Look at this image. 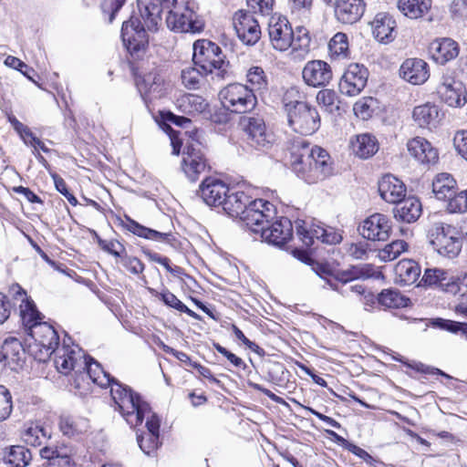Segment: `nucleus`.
Segmentation results:
<instances>
[{"instance_id": "4c0bfd02", "label": "nucleus", "mask_w": 467, "mask_h": 467, "mask_svg": "<svg viewBox=\"0 0 467 467\" xmlns=\"http://www.w3.org/2000/svg\"><path fill=\"white\" fill-rule=\"evenodd\" d=\"M22 441L30 446H40L47 438L45 428L36 422L26 423L20 432Z\"/></svg>"}, {"instance_id": "39448f33", "label": "nucleus", "mask_w": 467, "mask_h": 467, "mask_svg": "<svg viewBox=\"0 0 467 467\" xmlns=\"http://www.w3.org/2000/svg\"><path fill=\"white\" fill-rule=\"evenodd\" d=\"M268 37L271 47L279 52L306 51L310 44L306 29L296 27L294 30L288 19L281 16H274L269 19Z\"/></svg>"}, {"instance_id": "ea45409f", "label": "nucleus", "mask_w": 467, "mask_h": 467, "mask_svg": "<svg viewBox=\"0 0 467 467\" xmlns=\"http://www.w3.org/2000/svg\"><path fill=\"white\" fill-rule=\"evenodd\" d=\"M246 80L250 84V89H253L254 93H264L268 89V79L265 70L261 67H251L246 72Z\"/></svg>"}, {"instance_id": "680f3d73", "label": "nucleus", "mask_w": 467, "mask_h": 467, "mask_svg": "<svg viewBox=\"0 0 467 467\" xmlns=\"http://www.w3.org/2000/svg\"><path fill=\"white\" fill-rule=\"evenodd\" d=\"M232 330L236 338L242 341L243 344L245 345L250 350L258 355H262L264 353V350L257 344L249 340L235 325H232Z\"/></svg>"}, {"instance_id": "6ab92c4d", "label": "nucleus", "mask_w": 467, "mask_h": 467, "mask_svg": "<svg viewBox=\"0 0 467 467\" xmlns=\"http://www.w3.org/2000/svg\"><path fill=\"white\" fill-rule=\"evenodd\" d=\"M29 336L40 348V352L45 351L47 357H50L58 348V335L55 328L46 322L34 325Z\"/></svg>"}, {"instance_id": "0eeeda50", "label": "nucleus", "mask_w": 467, "mask_h": 467, "mask_svg": "<svg viewBox=\"0 0 467 467\" xmlns=\"http://www.w3.org/2000/svg\"><path fill=\"white\" fill-rule=\"evenodd\" d=\"M193 62L203 71V74H216L220 78H223L227 73L226 67L228 62L219 46L207 40L200 39L193 44Z\"/></svg>"}, {"instance_id": "c9c22d12", "label": "nucleus", "mask_w": 467, "mask_h": 467, "mask_svg": "<svg viewBox=\"0 0 467 467\" xmlns=\"http://www.w3.org/2000/svg\"><path fill=\"white\" fill-rule=\"evenodd\" d=\"M431 7V0H399V10L408 18L417 19L426 15Z\"/></svg>"}, {"instance_id": "f8f14e48", "label": "nucleus", "mask_w": 467, "mask_h": 467, "mask_svg": "<svg viewBox=\"0 0 467 467\" xmlns=\"http://www.w3.org/2000/svg\"><path fill=\"white\" fill-rule=\"evenodd\" d=\"M234 28L239 39L245 45L253 46L261 37V27L254 16L247 11L238 10L233 16Z\"/></svg>"}, {"instance_id": "cd10ccee", "label": "nucleus", "mask_w": 467, "mask_h": 467, "mask_svg": "<svg viewBox=\"0 0 467 467\" xmlns=\"http://www.w3.org/2000/svg\"><path fill=\"white\" fill-rule=\"evenodd\" d=\"M431 58L440 65L454 59L459 54L458 44L451 38H440L432 41L429 47Z\"/></svg>"}, {"instance_id": "20e7f679", "label": "nucleus", "mask_w": 467, "mask_h": 467, "mask_svg": "<svg viewBox=\"0 0 467 467\" xmlns=\"http://www.w3.org/2000/svg\"><path fill=\"white\" fill-rule=\"evenodd\" d=\"M231 217H239L248 228L258 224L264 216L272 213V203L263 199L251 200L244 192H233L229 189L221 205Z\"/></svg>"}, {"instance_id": "7c9ffc66", "label": "nucleus", "mask_w": 467, "mask_h": 467, "mask_svg": "<svg viewBox=\"0 0 467 467\" xmlns=\"http://www.w3.org/2000/svg\"><path fill=\"white\" fill-rule=\"evenodd\" d=\"M420 266L413 260H401L395 266V280L402 285L416 283L420 276Z\"/></svg>"}, {"instance_id": "393cba45", "label": "nucleus", "mask_w": 467, "mask_h": 467, "mask_svg": "<svg viewBox=\"0 0 467 467\" xmlns=\"http://www.w3.org/2000/svg\"><path fill=\"white\" fill-rule=\"evenodd\" d=\"M400 75L405 81L412 85H421L430 77L429 66L422 59L409 58L402 63Z\"/></svg>"}, {"instance_id": "7ed1b4c3", "label": "nucleus", "mask_w": 467, "mask_h": 467, "mask_svg": "<svg viewBox=\"0 0 467 467\" xmlns=\"http://www.w3.org/2000/svg\"><path fill=\"white\" fill-rule=\"evenodd\" d=\"M291 166L296 174L307 183H317L332 174V162L327 151L318 146L310 147L305 140L293 143Z\"/></svg>"}, {"instance_id": "bf43d9fd", "label": "nucleus", "mask_w": 467, "mask_h": 467, "mask_svg": "<svg viewBox=\"0 0 467 467\" xmlns=\"http://www.w3.org/2000/svg\"><path fill=\"white\" fill-rule=\"evenodd\" d=\"M368 244L365 242L352 243L347 247V254L355 259H363L367 255Z\"/></svg>"}, {"instance_id": "bb28decb", "label": "nucleus", "mask_w": 467, "mask_h": 467, "mask_svg": "<svg viewBox=\"0 0 467 467\" xmlns=\"http://www.w3.org/2000/svg\"><path fill=\"white\" fill-rule=\"evenodd\" d=\"M410 154L423 164H434L438 161V150L424 138L415 137L407 143Z\"/></svg>"}, {"instance_id": "72a5a7b5", "label": "nucleus", "mask_w": 467, "mask_h": 467, "mask_svg": "<svg viewBox=\"0 0 467 467\" xmlns=\"http://www.w3.org/2000/svg\"><path fill=\"white\" fill-rule=\"evenodd\" d=\"M456 190L457 182L450 173L441 172L432 181V192L438 200L446 201Z\"/></svg>"}, {"instance_id": "c756f323", "label": "nucleus", "mask_w": 467, "mask_h": 467, "mask_svg": "<svg viewBox=\"0 0 467 467\" xmlns=\"http://www.w3.org/2000/svg\"><path fill=\"white\" fill-rule=\"evenodd\" d=\"M2 460L9 467H26L32 461V453L25 446L11 445L4 449Z\"/></svg>"}, {"instance_id": "774afa93", "label": "nucleus", "mask_w": 467, "mask_h": 467, "mask_svg": "<svg viewBox=\"0 0 467 467\" xmlns=\"http://www.w3.org/2000/svg\"><path fill=\"white\" fill-rule=\"evenodd\" d=\"M326 233H324V238H322V243L327 244H337L342 241L341 234L333 227L326 226Z\"/></svg>"}, {"instance_id": "f3484780", "label": "nucleus", "mask_w": 467, "mask_h": 467, "mask_svg": "<svg viewBox=\"0 0 467 467\" xmlns=\"http://www.w3.org/2000/svg\"><path fill=\"white\" fill-rule=\"evenodd\" d=\"M441 99L450 107L461 108L467 102V91L462 82L443 76L437 88Z\"/></svg>"}, {"instance_id": "8fccbe9b", "label": "nucleus", "mask_w": 467, "mask_h": 467, "mask_svg": "<svg viewBox=\"0 0 467 467\" xmlns=\"http://www.w3.org/2000/svg\"><path fill=\"white\" fill-rule=\"evenodd\" d=\"M202 77V73L194 67H186L181 73L182 83L188 89L199 88Z\"/></svg>"}, {"instance_id": "9d476101", "label": "nucleus", "mask_w": 467, "mask_h": 467, "mask_svg": "<svg viewBox=\"0 0 467 467\" xmlns=\"http://www.w3.org/2000/svg\"><path fill=\"white\" fill-rule=\"evenodd\" d=\"M219 98L224 109L238 114L253 110L257 104L253 89L241 83L227 85L220 91Z\"/></svg>"}, {"instance_id": "13d9d810", "label": "nucleus", "mask_w": 467, "mask_h": 467, "mask_svg": "<svg viewBox=\"0 0 467 467\" xmlns=\"http://www.w3.org/2000/svg\"><path fill=\"white\" fill-rule=\"evenodd\" d=\"M52 178L54 180L56 189L67 198L71 205L76 206L78 204V200L68 192L66 182L57 174H53Z\"/></svg>"}, {"instance_id": "864d4df0", "label": "nucleus", "mask_w": 467, "mask_h": 467, "mask_svg": "<svg viewBox=\"0 0 467 467\" xmlns=\"http://www.w3.org/2000/svg\"><path fill=\"white\" fill-rule=\"evenodd\" d=\"M12 410V395L5 386L0 385V422L10 416Z\"/></svg>"}, {"instance_id": "79ce46f5", "label": "nucleus", "mask_w": 467, "mask_h": 467, "mask_svg": "<svg viewBox=\"0 0 467 467\" xmlns=\"http://www.w3.org/2000/svg\"><path fill=\"white\" fill-rule=\"evenodd\" d=\"M328 48L335 58L347 57L348 55V39L345 33H337L329 41Z\"/></svg>"}, {"instance_id": "2eb2a0df", "label": "nucleus", "mask_w": 467, "mask_h": 467, "mask_svg": "<svg viewBox=\"0 0 467 467\" xmlns=\"http://www.w3.org/2000/svg\"><path fill=\"white\" fill-rule=\"evenodd\" d=\"M146 418V428L147 431L141 435L137 436V441L141 451L147 455H152L160 445V419L158 416L151 411L145 413L142 417L141 421L136 424V426L142 423ZM131 427L135 425L130 424Z\"/></svg>"}, {"instance_id": "473e14b6", "label": "nucleus", "mask_w": 467, "mask_h": 467, "mask_svg": "<svg viewBox=\"0 0 467 467\" xmlns=\"http://www.w3.org/2000/svg\"><path fill=\"white\" fill-rule=\"evenodd\" d=\"M350 147L353 153L361 159L373 156L379 150L376 138L368 133L357 135L351 140Z\"/></svg>"}, {"instance_id": "423d86ee", "label": "nucleus", "mask_w": 467, "mask_h": 467, "mask_svg": "<svg viewBox=\"0 0 467 467\" xmlns=\"http://www.w3.org/2000/svg\"><path fill=\"white\" fill-rule=\"evenodd\" d=\"M296 88H291L284 95L283 102L289 126L302 135H311L320 126V117L316 108L299 100Z\"/></svg>"}, {"instance_id": "69168bd1", "label": "nucleus", "mask_w": 467, "mask_h": 467, "mask_svg": "<svg viewBox=\"0 0 467 467\" xmlns=\"http://www.w3.org/2000/svg\"><path fill=\"white\" fill-rule=\"evenodd\" d=\"M126 0H104L102 9L109 15V21L112 22L115 14L120 9Z\"/></svg>"}, {"instance_id": "f704fd0d", "label": "nucleus", "mask_w": 467, "mask_h": 467, "mask_svg": "<svg viewBox=\"0 0 467 467\" xmlns=\"http://www.w3.org/2000/svg\"><path fill=\"white\" fill-rule=\"evenodd\" d=\"M126 228L131 232L132 234L152 241L161 242V243H168L171 244L174 237L170 233H161L156 230L145 227L136 221L127 218L126 221Z\"/></svg>"}, {"instance_id": "a18cd8bd", "label": "nucleus", "mask_w": 467, "mask_h": 467, "mask_svg": "<svg viewBox=\"0 0 467 467\" xmlns=\"http://www.w3.org/2000/svg\"><path fill=\"white\" fill-rule=\"evenodd\" d=\"M155 296L161 299L166 306L172 307L180 312L186 313L192 317H199L195 312L191 310L180 299H178L174 294L171 293L170 291L166 290L161 293H156Z\"/></svg>"}, {"instance_id": "2f4dec72", "label": "nucleus", "mask_w": 467, "mask_h": 467, "mask_svg": "<svg viewBox=\"0 0 467 467\" xmlns=\"http://www.w3.org/2000/svg\"><path fill=\"white\" fill-rule=\"evenodd\" d=\"M209 104L204 98L196 94H183L176 100V107L184 114L195 115L204 113Z\"/></svg>"}, {"instance_id": "c03bdc74", "label": "nucleus", "mask_w": 467, "mask_h": 467, "mask_svg": "<svg viewBox=\"0 0 467 467\" xmlns=\"http://www.w3.org/2000/svg\"><path fill=\"white\" fill-rule=\"evenodd\" d=\"M19 309L22 321L24 325L29 328V332H31V328L34 325L41 323L39 321L41 319V314L36 310L32 300H29L24 305H19Z\"/></svg>"}, {"instance_id": "49530a36", "label": "nucleus", "mask_w": 467, "mask_h": 467, "mask_svg": "<svg viewBox=\"0 0 467 467\" xmlns=\"http://www.w3.org/2000/svg\"><path fill=\"white\" fill-rule=\"evenodd\" d=\"M316 99L318 106L325 111L331 113L339 109L337 105V95L333 89L324 88L319 90Z\"/></svg>"}, {"instance_id": "c85d7f7f", "label": "nucleus", "mask_w": 467, "mask_h": 467, "mask_svg": "<svg viewBox=\"0 0 467 467\" xmlns=\"http://www.w3.org/2000/svg\"><path fill=\"white\" fill-rule=\"evenodd\" d=\"M396 204L393 213L398 221L409 223H413L417 221L421 214V203L419 199L415 197H404Z\"/></svg>"}, {"instance_id": "5fc2aeb1", "label": "nucleus", "mask_w": 467, "mask_h": 467, "mask_svg": "<svg viewBox=\"0 0 467 467\" xmlns=\"http://www.w3.org/2000/svg\"><path fill=\"white\" fill-rule=\"evenodd\" d=\"M6 296H8V299L12 303V308L15 307L17 304L18 306L24 305L30 300L26 295V292L17 284L12 285L10 286Z\"/></svg>"}, {"instance_id": "a19ab883", "label": "nucleus", "mask_w": 467, "mask_h": 467, "mask_svg": "<svg viewBox=\"0 0 467 467\" xmlns=\"http://www.w3.org/2000/svg\"><path fill=\"white\" fill-rule=\"evenodd\" d=\"M409 244L404 240H395L379 251L378 256L383 262L393 261L407 252Z\"/></svg>"}, {"instance_id": "4468645a", "label": "nucleus", "mask_w": 467, "mask_h": 467, "mask_svg": "<svg viewBox=\"0 0 467 467\" xmlns=\"http://www.w3.org/2000/svg\"><path fill=\"white\" fill-rule=\"evenodd\" d=\"M368 72L367 68L358 64H351L343 74L338 87L342 94L357 96L366 87Z\"/></svg>"}, {"instance_id": "0e129e2a", "label": "nucleus", "mask_w": 467, "mask_h": 467, "mask_svg": "<svg viewBox=\"0 0 467 467\" xmlns=\"http://www.w3.org/2000/svg\"><path fill=\"white\" fill-rule=\"evenodd\" d=\"M12 311V303L8 296L0 293V325L4 324L10 317Z\"/></svg>"}, {"instance_id": "338daca9", "label": "nucleus", "mask_w": 467, "mask_h": 467, "mask_svg": "<svg viewBox=\"0 0 467 467\" xmlns=\"http://www.w3.org/2000/svg\"><path fill=\"white\" fill-rule=\"evenodd\" d=\"M294 402L298 407H300L302 410H306V411L312 413L313 415L317 416L319 420H323L324 422H326L329 426L334 427V428H339L340 427V424L337 420H335L334 419H332V418H330L328 416H326V415H324V414L315 410L314 409H312L310 407L305 406V405L301 404L300 402H298L296 400H294Z\"/></svg>"}, {"instance_id": "1a4fd4ad", "label": "nucleus", "mask_w": 467, "mask_h": 467, "mask_svg": "<svg viewBox=\"0 0 467 467\" xmlns=\"http://www.w3.org/2000/svg\"><path fill=\"white\" fill-rule=\"evenodd\" d=\"M275 209L272 203V213L269 216H264L259 220L258 224L249 225L248 229L260 237L274 245L281 246L286 244L293 235V225L286 217H281L275 222H270L275 218Z\"/></svg>"}, {"instance_id": "6e6d98bb", "label": "nucleus", "mask_w": 467, "mask_h": 467, "mask_svg": "<svg viewBox=\"0 0 467 467\" xmlns=\"http://www.w3.org/2000/svg\"><path fill=\"white\" fill-rule=\"evenodd\" d=\"M98 244L103 251L119 259L125 252L124 246L116 240L106 241L99 238Z\"/></svg>"}, {"instance_id": "a211bd4d", "label": "nucleus", "mask_w": 467, "mask_h": 467, "mask_svg": "<svg viewBox=\"0 0 467 467\" xmlns=\"http://www.w3.org/2000/svg\"><path fill=\"white\" fill-rule=\"evenodd\" d=\"M411 117L416 126L431 130L439 126L443 113L435 103L425 102L413 108Z\"/></svg>"}, {"instance_id": "37998d69", "label": "nucleus", "mask_w": 467, "mask_h": 467, "mask_svg": "<svg viewBox=\"0 0 467 467\" xmlns=\"http://www.w3.org/2000/svg\"><path fill=\"white\" fill-rule=\"evenodd\" d=\"M58 425L62 433L69 437L78 434L87 427V423L84 420H77L68 415L61 416Z\"/></svg>"}, {"instance_id": "9b49d317", "label": "nucleus", "mask_w": 467, "mask_h": 467, "mask_svg": "<svg viewBox=\"0 0 467 467\" xmlns=\"http://www.w3.org/2000/svg\"><path fill=\"white\" fill-rule=\"evenodd\" d=\"M55 366L58 372L64 375L75 371L81 374V368L85 367V354L78 346H69L64 341L62 347L55 351Z\"/></svg>"}, {"instance_id": "6e6552de", "label": "nucleus", "mask_w": 467, "mask_h": 467, "mask_svg": "<svg viewBox=\"0 0 467 467\" xmlns=\"http://www.w3.org/2000/svg\"><path fill=\"white\" fill-rule=\"evenodd\" d=\"M429 238L432 249L443 257L453 259L462 250V234L453 225L435 223L430 230Z\"/></svg>"}, {"instance_id": "4be33fe9", "label": "nucleus", "mask_w": 467, "mask_h": 467, "mask_svg": "<svg viewBox=\"0 0 467 467\" xmlns=\"http://www.w3.org/2000/svg\"><path fill=\"white\" fill-rule=\"evenodd\" d=\"M365 10L364 0H337L334 15L339 23L353 25L361 19Z\"/></svg>"}, {"instance_id": "603ef678", "label": "nucleus", "mask_w": 467, "mask_h": 467, "mask_svg": "<svg viewBox=\"0 0 467 467\" xmlns=\"http://www.w3.org/2000/svg\"><path fill=\"white\" fill-rule=\"evenodd\" d=\"M162 79L160 77L148 75L142 80L138 81L137 86L141 94L148 95L159 93Z\"/></svg>"}, {"instance_id": "dca6fc26", "label": "nucleus", "mask_w": 467, "mask_h": 467, "mask_svg": "<svg viewBox=\"0 0 467 467\" xmlns=\"http://www.w3.org/2000/svg\"><path fill=\"white\" fill-rule=\"evenodd\" d=\"M358 230L367 240L386 241L390 235L391 223L387 215L374 213L362 222Z\"/></svg>"}, {"instance_id": "e433bc0d", "label": "nucleus", "mask_w": 467, "mask_h": 467, "mask_svg": "<svg viewBox=\"0 0 467 467\" xmlns=\"http://www.w3.org/2000/svg\"><path fill=\"white\" fill-rule=\"evenodd\" d=\"M296 224L297 235L306 246L312 245L315 239L322 241L324 238L326 226L321 223L308 225L304 221H297Z\"/></svg>"}, {"instance_id": "5701e85b", "label": "nucleus", "mask_w": 467, "mask_h": 467, "mask_svg": "<svg viewBox=\"0 0 467 467\" xmlns=\"http://www.w3.org/2000/svg\"><path fill=\"white\" fill-rule=\"evenodd\" d=\"M373 36L381 44L392 42L397 36L395 19L388 13H379L370 23Z\"/></svg>"}, {"instance_id": "f03ea898", "label": "nucleus", "mask_w": 467, "mask_h": 467, "mask_svg": "<svg viewBox=\"0 0 467 467\" xmlns=\"http://www.w3.org/2000/svg\"><path fill=\"white\" fill-rule=\"evenodd\" d=\"M84 359L85 367L81 368V374L86 373L94 383L100 387L110 386V394L115 403V409L120 412L128 424L136 425L140 422L145 413L150 412V405L129 387L111 378L92 358L85 356Z\"/></svg>"}, {"instance_id": "e2e57ef3", "label": "nucleus", "mask_w": 467, "mask_h": 467, "mask_svg": "<svg viewBox=\"0 0 467 467\" xmlns=\"http://www.w3.org/2000/svg\"><path fill=\"white\" fill-rule=\"evenodd\" d=\"M454 145L458 152L467 161V130H461L455 134Z\"/></svg>"}, {"instance_id": "f257e3e1", "label": "nucleus", "mask_w": 467, "mask_h": 467, "mask_svg": "<svg viewBox=\"0 0 467 467\" xmlns=\"http://www.w3.org/2000/svg\"><path fill=\"white\" fill-rule=\"evenodd\" d=\"M137 6L140 17L132 16L121 27L123 44L131 54L144 49L148 44L146 30H157L162 10H167L166 25L171 31L200 33L204 27L193 0H137Z\"/></svg>"}, {"instance_id": "de8ad7c7", "label": "nucleus", "mask_w": 467, "mask_h": 467, "mask_svg": "<svg viewBox=\"0 0 467 467\" xmlns=\"http://www.w3.org/2000/svg\"><path fill=\"white\" fill-rule=\"evenodd\" d=\"M449 281V272L444 269L436 267L427 268L421 278V282H423L427 285H443L445 282L446 284H448Z\"/></svg>"}, {"instance_id": "b1692460", "label": "nucleus", "mask_w": 467, "mask_h": 467, "mask_svg": "<svg viewBox=\"0 0 467 467\" xmlns=\"http://www.w3.org/2000/svg\"><path fill=\"white\" fill-rule=\"evenodd\" d=\"M229 187L221 180L207 178L200 185L199 193L209 206H221Z\"/></svg>"}, {"instance_id": "4d7b16f0", "label": "nucleus", "mask_w": 467, "mask_h": 467, "mask_svg": "<svg viewBox=\"0 0 467 467\" xmlns=\"http://www.w3.org/2000/svg\"><path fill=\"white\" fill-rule=\"evenodd\" d=\"M119 262L131 274L139 275L144 271V264L137 257L124 254L120 257Z\"/></svg>"}, {"instance_id": "aec40b11", "label": "nucleus", "mask_w": 467, "mask_h": 467, "mask_svg": "<svg viewBox=\"0 0 467 467\" xmlns=\"http://www.w3.org/2000/svg\"><path fill=\"white\" fill-rule=\"evenodd\" d=\"M303 79L311 87H322L327 85L332 79L330 66L322 60L308 61L302 71Z\"/></svg>"}, {"instance_id": "58836bf2", "label": "nucleus", "mask_w": 467, "mask_h": 467, "mask_svg": "<svg viewBox=\"0 0 467 467\" xmlns=\"http://www.w3.org/2000/svg\"><path fill=\"white\" fill-rule=\"evenodd\" d=\"M379 303L388 308H400L409 305L410 299L396 289H385L378 297Z\"/></svg>"}, {"instance_id": "052dcab7", "label": "nucleus", "mask_w": 467, "mask_h": 467, "mask_svg": "<svg viewBox=\"0 0 467 467\" xmlns=\"http://www.w3.org/2000/svg\"><path fill=\"white\" fill-rule=\"evenodd\" d=\"M275 0H247V5L254 12L268 15L274 5Z\"/></svg>"}, {"instance_id": "09e8293b", "label": "nucleus", "mask_w": 467, "mask_h": 467, "mask_svg": "<svg viewBox=\"0 0 467 467\" xmlns=\"http://www.w3.org/2000/svg\"><path fill=\"white\" fill-rule=\"evenodd\" d=\"M446 209L450 213H463L467 212V190L456 192L447 200Z\"/></svg>"}, {"instance_id": "3c124183", "label": "nucleus", "mask_w": 467, "mask_h": 467, "mask_svg": "<svg viewBox=\"0 0 467 467\" xmlns=\"http://www.w3.org/2000/svg\"><path fill=\"white\" fill-rule=\"evenodd\" d=\"M376 100L371 97L362 98L358 100L353 107L354 113L357 117L367 119L371 117Z\"/></svg>"}, {"instance_id": "ddd939ff", "label": "nucleus", "mask_w": 467, "mask_h": 467, "mask_svg": "<svg viewBox=\"0 0 467 467\" xmlns=\"http://www.w3.org/2000/svg\"><path fill=\"white\" fill-rule=\"evenodd\" d=\"M244 130L248 144L257 150L268 149L275 141L274 134L266 130L261 118H245L243 120Z\"/></svg>"}, {"instance_id": "a878e982", "label": "nucleus", "mask_w": 467, "mask_h": 467, "mask_svg": "<svg viewBox=\"0 0 467 467\" xmlns=\"http://www.w3.org/2000/svg\"><path fill=\"white\" fill-rule=\"evenodd\" d=\"M379 192L385 202L398 203L406 196V186L399 178L386 174L379 181Z\"/></svg>"}, {"instance_id": "412c9836", "label": "nucleus", "mask_w": 467, "mask_h": 467, "mask_svg": "<svg viewBox=\"0 0 467 467\" xmlns=\"http://www.w3.org/2000/svg\"><path fill=\"white\" fill-rule=\"evenodd\" d=\"M206 161L201 150L194 144H190L183 151L182 169L191 182L199 179L206 169Z\"/></svg>"}]
</instances>
